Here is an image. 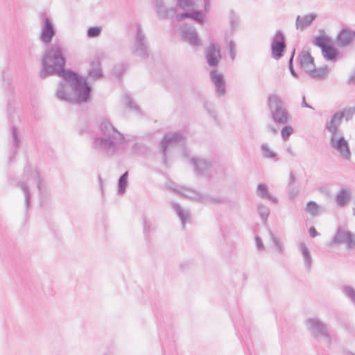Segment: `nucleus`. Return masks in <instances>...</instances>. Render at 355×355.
<instances>
[{"instance_id": "1", "label": "nucleus", "mask_w": 355, "mask_h": 355, "mask_svg": "<svg viewBox=\"0 0 355 355\" xmlns=\"http://www.w3.org/2000/svg\"><path fill=\"white\" fill-rule=\"evenodd\" d=\"M59 76L63 80L58 85L56 92L58 98L75 103L89 101L92 88L83 78L72 71L60 73Z\"/></svg>"}, {"instance_id": "2", "label": "nucleus", "mask_w": 355, "mask_h": 355, "mask_svg": "<svg viewBox=\"0 0 355 355\" xmlns=\"http://www.w3.org/2000/svg\"><path fill=\"white\" fill-rule=\"evenodd\" d=\"M101 136L96 137L92 148L98 153L112 157L127 148L128 141L109 121H103L99 125Z\"/></svg>"}, {"instance_id": "3", "label": "nucleus", "mask_w": 355, "mask_h": 355, "mask_svg": "<svg viewBox=\"0 0 355 355\" xmlns=\"http://www.w3.org/2000/svg\"><path fill=\"white\" fill-rule=\"evenodd\" d=\"M65 63L64 46L60 41H55L46 47L43 54L40 77L44 79L50 76L64 73L68 71L64 69Z\"/></svg>"}, {"instance_id": "4", "label": "nucleus", "mask_w": 355, "mask_h": 355, "mask_svg": "<svg viewBox=\"0 0 355 355\" xmlns=\"http://www.w3.org/2000/svg\"><path fill=\"white\" fill-rule=\"evenodd\" d=\"M34 184L36 185L40 193L44 189L43 178L38 169L35 166H28L24 169L22 180L17 182V187L24 193L26 209H28L31 201L30 187Z\"/></svg>"}, {"instance_id": "5", "label": "nucleus", "mask_w": 355, "mask_h": 355, "mask_svg": "<svg viewBox=\"0 0 355 355\" xmlns=\"http://www.w3.org/2000/svg\"><path fill=\"white\" fill-rule=\"evenodd\" d=\"M267 105L274 122L284 125L289 121L291 116L279 95L270 94L267 98Z\"/></svg>"}, {"instance_id": "6", "label": "nucleus", "mask_w": 355, "mask_h": 355, "mask_svg": "<svg viewBox=\"0 0 355 355\" xmlns=\"http://www.w3.org/2000/svg\"><path fill=\"white\" fill-rule=\"evenodd\" d=\"M305 324L307 330L316 340L328 347H330L334 336L330 334L326 323L318 318H313L307 319Z\"/></svg>"}, {"instance_id": "7", "label": "nucleus", "mask_w": 355, "mask_h": 355, "mask_svg": "<svg viewBox=\"0 0 355 355\" xmlns=\"http://www.w3.org/2000/svg\"><path fill=\"white\" fill-rule=\"evenodd\" d=\"M134 55L141 59H146L149 56V49L145 33L139 24L135 25V35L132 47Z\"/></svg>"}, {"instance_id": "8", "label": "nucleus", "mask_w": 355, "mask_h": 355, "mask_svg": "<svg viewBox=\"0 0 355 355\" xmlns=\"http://www.w3.org/2000/svg\"><path fill=\"white\" fill-rule=\"evenodd\" d=\"M174 191L181 196L206 205L220 204L223 201L220 197H214L207 194L201 193L191 188L182 187L179 190L174 189Z\"/></svg>"}, {"instance_id": "9", "label": "nucleus", "mask_w": 355, "mask_h": 355, "mask_svg": "<svg viewBox=\"0 0 355 355\" xmlns=\"http://www.w3.org/2000/svg\"><path fill=\"white\" fill-rule=\"evenodd\" d=\"M184 137L181 132H168L166 134L160 143V149L162 153L164 164L168 165V153L173 147L183 144Z\"/></svg>"}, {"instance_id": "10", "label": "nucleus", "mask_w": 355, "mask_h": 355, "mask_svg": "<svg viewBox=\"0 0 355 355\" xmlns=\"http://www.w3.org/2000/svg\"><path fill=\"white\" fill-rule=\"evenodd\" d=\"M332 241L336 245H345L347 250L355 248V234L341 226L338 227Z\"/></svg>"}, {"instance_id": "11", "label": "nucleus", "mask_w": 355, "mask_h": 355, "mask_svg": "<svg viewBox=\"0 0 355 355\" xmlns=\"http://www.w3.org/2000/svg\"><path fill=\"white\" fill-rule=\"evenodd\" d=\"M331 146L336 149L346 159L351 157V152L349 150L347 141L340 134L330 136L329 138Z\"/></svg>"}, {"instance_id": "12", "label": "nucleus", "mask_w": 355, "mask_h": 355, "mask_svg": "<svg viewBox=\"0 0 355 355\" xmlns=\"http://www.w3.org/2000/svg\"><path fill=\"white\" fill-rule=\"evenodd\" d=\"M43 22L44 24L40 28V40L42 43L49 44L55 37L56 30L52 21L49 17H44Z\"/></svg>"}, {"instance_id": "13", "label": "nucleus", "mask_w": 355, "mask_h": 355, "mask_svg": "<svg viewBox=\"0 0 355 355\" xmlns=\"http://www.w3.org/2000/svg\"><path fill=\"white\" fill-rule=\"evenodd\" d=\"M180 35L182 39L192 46H199L202 45L198 33L193 27H191L188 25L182 26L180 28Z\"/></svg>"}, {"instance_id": "14", "label": "nucleus", "mask_w": 355, "mask_h": 355, "mask_svg": "<svg viewBox=\"0 0 355 355\" xmlns=\"http://www.w3.org/2000/svg\"><path fill=\"white\" fill-rule=\"evenodd\" d=\"M285 49L286 43L284 34L279 31H277L271 44L272 58L277 60L282 58Z\"/></svg>"}, {"instance_id": "15", "label": "nucleus", "mask_w": 355, "mask_h": 355, "mask_svg": "<svg viewBox=\"0 0 355 355\" xmlns=\"http://www.w3.org/2000/svg\"><path fill=\"white\" fill-rule=\"evenodd\" d=\"M205 58L210 67H216L221 59L219 46L215 44H211L205 50Z\"/></svg>"}, {"instance_id": "16", "label": "nucleus", "mask_w": 355, "mask_h": 355, "mask_svg": "<svg viewBox=\"0 0 355 355\" xmlns=\"http://www.w3.org/2000/svg\"><path fill=\"white\" fill-rule=\"evenodd\" d=\"M191 164L193 166L197 174L206 175L209 173L211 169V163L204 158L194 157L191 159Z\"/></svg>"}, {"instance_id": "17", "label": "nucleus", "mask_w": 355, "mask_h": 355, "mask_svg": "<svg viewBox=\"0 0 355 355\" xmlns=\"http://www.w3.org/2000/svg\"><path fill=\"white\" fill-rule=\"evenodd\" d=\"M210 76L216 87L217 96H223L225 93V83L223 74L214 69L210 72Z\"/></svg>"}, {"instance_id": "18", "label": "nucleus", "mask_w": 355, "mask_h": 355, "mask_svg": "<svg viewBox=\"0 0 355 355\" xmlns=\"http://www.w3.org/2000/svg\"><path fill=\"white\" fill-rule=\"evenodd\" d=\"M156 12L161 19L172 17L175 15L176 10L174 8H168L164 0H155Z\"/></svg>"}, {"instance_id": "19", "label": "nucleus", "mask_w": 355, "mask_h": 355, "mask_svg": "<svg viewBox=\"0 0 355 355\" xmlns=\"http://www.w3.org/2000/svg\"><path fill=\"white\" fill-rule=\"evenodd\" d=\"M340 116V114H337V112H336L330 117L329 120L327 121L325 124V129L330 133V136L340 134L338 129L342 123Z\"/></svg>"}, {"instance_id": "20", "label": "nucleus", "mask_w": 355, "mask_h": 355, "mask_svg": "<svg viewBox=\"0 0 355 355\" xmlns=\"http://www.w3.org/2000/svg\"><path fill=\"white\" fill-rule=\"evenodd\" d=\"M197 8L189 9L187 10V12L177 15V19L181 21L185 18H191L199 24H202L205 21V15L201 11L198 10Z\"/></svg>"}, {"instance_id": "21", "label": "nucleus", "mask_w": 355, "mask_h": 355, "mask_svg": "<svg viewBox=\"0 0 355 355\" xmlns=\"http://www.w3.org/2000/svg\"><path fill=\"white\" fill-rule=\"evenodd\" d=\"M355 38V32L347 28H343L337 36L336 41L339 46L345 47L351 43Z\"/></svg>"}, {"instance_id": "22", "label": "nucleus", "mask_w": 355, "mask_h": 355, "mask_svg": "<svg viewBox=\"0 0 355 355\" xmlns=\"http://www.w3.org/2000/svg\"><path fill=\"white\" fill-rule=\"evenodd\" d=\"M352 193L346 187H342L336 193L335 200L340 207H345L350 201Z\"/></svg>"}, {"instance_id": "23", "label": "nucleus", "mask_w": 355, "mask_h": 355, "mask_svg": "<svg viewBox=\"0 0 355 355\" xmlns=\"http://www.w3.org/2000/svg\"><path fill=\"white\" fill-rule=\"evenodd\" d=\"M300 64L302 69L307 73L315 65L314 59L308 51L303 50L299 55Z\"/></svg>"}, {"instance_id": "24", "label": "nucleus", "mask_w": 355, "mask_h": 355, "mask_svg": "<svg viewBox=\"0 0 355 355\" xmlns=\"http://www.w3.org/2000/svg\"><path fill=\"white\" fill-rule=\"evenodd\" d=\"M297 246L299 251L300 252L302 256L304 266L306 270L309 271L311 270L313 262L311 252L309 248L307 247L306 244L304 241L299 242Z\"/></svg>"}, {"instance_id": "25", "label": "nucleus", "mask_w": 355, "mask_h": 355, "mask_svg": "<svg viewBox=\"0 0 355 355\" xmlns=\"http://www.w3.org/2000/svg\"><path fill=\"white\" fill-rule=\"evenodd\" d=\"M88 77L94 80L103 78L101 63L99 60H94L90 63V68L88 71Z\"/></svg>"}, {"instance_id": "26", "label": "nucleus", "mask_w": 355, "mask_h": 355, "mask_svg": "<svg viewBox=\"0 0 355 355\" xmlns=\"http://www.w3.org/2000/svg\"><path fill=\"white\" fill-rule=\"evenodd\" d=\"M172 206L180 217L183 226H184L186 223L191 222V215L189 209L182 208L178 203L175 202H173Z\"/></svg>"}, {"instance_id": "27", "label": "nucleus", "mask_w": 355, "mask_h": 355, "mask_svg": "<svg viewBox=\"0 0 355 355\" xmlns=\"http://www.w3.org/2000/svg\"><path fill=\"white\" fill-rule=\"evenodd\" d=\"M256 194L258 197L262 199H268L272 203L276 204L278 202V199L276 197L270 194L268 187L265 184L260 183L257 185Z\"/></svg>"}, {"instance_id": "28", "label": "nucleus", "mask_w": 355, "mask_h": 355, "mask_svg": "<svg viewBox=\"0 0 355 355\" xmlns=\"http://www.w3.org/2000/svg\"><path fill=\"white\" fill-rule=\"evenodd\" d=\"M260 151L262 157L264 159H270L274 162L279 160L278 154L267 143H263L261 145Z\"/></svg>"}, {"instance_id": "29", "label": "nucleus", "mask_w": 355, "mask_h": 355, "mask_svg": "<svg viewBox=\"0 0 355 355\" xmlns=\"http://www.w3.org/2000/svg\"><path fill=\"white\" fill-rule=\"evenodd\" d=\"M316 15L311 13L301 17L298 15L296 18L295 26L297 30L303 31L306 27L309 26L315 19Z\"/></svg>"}, {"instance_id": "30", "label": "nucleus", "mask_w": 355, "mask_h": 355, "mask_svg": "<svg viewBox=\"0 0 355 355\" xmlns=\"http://www.w3.org/2000/svg\"><path fill=\"white\" fill-rule=\"evenodd\" d=\"M329 73V69L327 66H324L319 68H315L314 65L313 68L310 69L306 73H308L312 78L316 80H323L327 78Z\"/></svg>"}, {"instance_id": "31", "label": "nucleus", "mask_w": 355, "mask_h": 355, "mask_svg": "<svg viewBox=\"0 0 355 355\" xmlns=\"http://www.w3.org/2000/svg\"><path fill=\"white\" fill-rule=\"evenodd\" d=\"M305 211L312 216H315L324 212L325 209L318 205L315 201L311 200L306 203Z\"/></svg>"}, {"instance_id": "32", "label": "nucleus", "mask_w": 355, "mask_h": 355, "mask_svg": "<svg viewBox=\"0 0 355 355\" xmlns=\"http://www.w3.org/2000/svg\"><path fill=\"white\" fill-rule=\"evenodd\" d=\"M270 236V242L278 254H283L284 252V246L279 238H278L274 232L270 230H268Z\"/></svg>"}, {"instance_id": "33", "label": "nucleus", "mask_w": 355, "mask_h": 355, "mask_svg": "<svg viewBox=\"0 0 355 355\" xmlns=\"http://www.w3.org/2000/svg\"><path fill=\"white\" fill-rule=\"evenodd\" d=\"M177 5L183 10L198 8L200 0H176Z\"/></svg>"}, {"instance_id": "34", "label": "nucleus", "mask_w": 355, "mask_h": 355, "mask_svg": "<svg viewBox=\"0 0 355 355\" xmlns=\"http://www.w3.org/2000/svg\"><path fill=\"white\" fill-rule=\"evenodd\" d=\"M321 51L322 55L327 60H334L338 54V51L331 44L322 48Z\"/></svg>"}, {"instance_id": "35", "label": "nucleus", "mask_w": 355, "mask_h": 355, "mask_svg": "<svg viewBox=\"0 0 355 355\" xmlns=\"http://www.w3.org/2000/svg\"><path fill=\"white\" fill-rule=\"evenodd\" d=\"M342 293L355 305V289L349 285H344L341 288Z\"/></svg>"}, {"instance_id": "36", "label": "nucleus", "mask_w": 355, "mask_h": 355, "mask_svg": "<svg viewBox=\"0 0 355 355\" xmlns=\"http://www.w3.org/2000/svg\"><path fill=\"white\" fill-rule=\"evenodd\" d=\"M128 172L126 171L121 175L118 182V193L122 195L125 193L128 184Z\"/></svg>"}, {"instance_id": "37", "label": "nucleus", "mask_w": 355, "mask_h": 355, "mask_svg": "<svg viewBox=\"0 0 355 355\" xmlns=\"http://www.w3.org/2000/svg\"><path fill=\"white\" fill-rule=\"evenodd\" d=\"M257 211L264 224H266L268 217L270 214V209L265 205L259 203L257 205Z\"/></svg>"}, {"instance_id": "38", "label": "nucleus", "mask_w": 355, "mask_h": 355, "mask_svg": "<svg viewBox=\"0 0 355 355\" xmlns=\"http://www.w3.org/2000/svg\"><path fill=\"white\" fill-rule=\"evenodd\" d=\"M330 42H331L330 38L328 36L323 34V35H321L315 37L313 41V44L315 46L320 47L322 50V48H324L327 46H329Z\"/></svg>"}, {"instance_id": "39", "label": "nucleus", "mask_w": 355, "mask_h": 355, "mask_svg": "<svg viewBox=\"0 0 355 355\" xmlns=\"http://www.w3.org/2000/svg\"><path fill=\"white\" fill-rule=\"evenodd\" d=\"M337 114H340L341 120H343V119L345 118L346 121H349L354 116V111L351 107L344 108L342 111L337 112Z\"/></svg>"}, {"instance_id": "40", "label": "nucleus", "mask_w": 355, "mask_h": 355, "mask_svg": "<svg viewBox=\"0 0 355 355\" xmlns=\"http://www.w3.org/2000/svg\"><path fill=\"white\" fill-rule=\"evenodd\" d=\"M102 28L100 26L90 27L87 29V35L89 38L97 37L100 35Z\"/></svg>"}, {"instance_id": "41", "label": "nucleus", "mask_w": 355, "mask_h": 355, "mask_svg": "<svg viewBox=\"0 0 355 355\" xmlns=\"http://www.w3.org/2000/svg\"><path fill=\"white\" fill-rule=\"evenodd\" d=\"M293 128L291 126H284L281 130V136L284 141H287L289 137L293 134Z\"/></svg>"}, {"instance_id": "42", "label": "nucleus", "mask_w": 355, "mask_h": 355, "mask_svg": "<svg viewBox=\"0 0 355 355\" xmlns=\"http://www.w3.org/2000/svg\"><path fill=\"white\" fill-rule=\"evenodd\" d=\"M123 98H124L123 101H124V103L126 106H128V107H130L131 109H134L135 110H138L137 105L136 104H135L134 101L131 99L130 96L125 94Z\"/></svg>"}, {"instance_id": "43", "label": "nucleus", "mask_w": 355, "mask_h": 355, "mask_svg": "<svg viewBox=\"0 0 355 355\" xmlns=\"http://www.w3.org/2000/svg\"><path fill=\"white\" fill-rule=\"evenodd\" d=\"M294 55H295V50L293 51L291 58L289 60L288 67H289V71H290L291 73L292 74V76L295 78H297V74L295 71V70L293 69V60L294 58Z\"/></svg>"}, {"instance_id": "44", "label": "nucleus", "mask_w": 355, "mask_h": 355, "mask_svg": "<svg viewBox=\"0 0 355 355\" xmlns=\"http://www.w3.org/2000/svg\"><path fill=\"white\" fill-rule=\"evenodd\" d=\"M230 47V53L232 60H234L236 57V51L235 47V44L233 41H230L229 44Z\"/></svg>"}, {"instance_id": "45", "label": "nucleus", "mask_w": 355, "mask_h": 355, "mask_svg": "<svg viewBox=\"0 0 355 355\" xmlns=\"http://www.w3.org/2000/svg\"><path fill=\"white\" fill-rule=\"evenodd\" d=\"M12 135L14 146H15V148H17L19 143V140L18 135H17V128L15 127H13L12 128Z\"/></svg>"}, {"instance_id": "46", "label": "nucleus", "mask_w": 355, "mask_h": 355, "mask_svg": "<svg viewBox=\"0 0 355 355\" xmlns=\"http://www.w3.org/2000/svg\"><path fill=\"white\" fill-rule=\"evenodd\" d=\"M204 107L206 109L207 112L214 119H216V114L215 111L212 109L211 105H209L208 103H205L204 104Z\"/></svg>"}, {"instance_id": "47", "label": "nucleus", "mask_w": 355, "mask_h": 355, "mask_svg": "<svg viewBox=\"0 0 355 355\" xmlns=\"http://www.w3.org/2000/svg\"><path fill=\"white\" fill-rule=\"evenodd\" d=\"M255 241L257 249L259 250H263L265 248L262 239L259 236H257L255 237Z\"/></svg>"}, {"instance_id": "48", "label": "nucleus", "mask_w": 355, "mask_h": 355, "mask_svg": "<svg viewBox=\"0 0 355 355\" xmlns=\"http://www.w3.org/2000/svg\"><path fill=\"white\" fill-rule=\"evenodd\" d=\"M230 24L232 28H236L239 25V19L237 17L232 15L230 18Z\"/></svg>"}, {"instance_id": "49", "label": "nucleus", "mask_w": 355, "mask_h": 355, "mask_svg": "<svg viewBox=\"0 0 355 355\" xmlns=\"http://www.w3.org/2000/svg\"><path fill=\"white\" fill-rule=\"evenodd\" d=\"M297 194V190L292 188L289 190V198L290 199H294Z\"/></svg>"}, {"instance_id": "50", "label": "nucleus", "mask_w": 355, "mask_h": 355, "mask_svg": "<svg viewBox=\"0 0 355 355\" xmlns=\"http://www.w3.org/2000/svg\"><path fill=\"white\" fill-rule=\"evenodd\" d=\"M266 129L268 131L272 132V134H276L277 132V129L271 124L267 125Z\"/></svg>"}, {"instance_id": "51", "label": "nucleus", "mask_w": 355, "mask_h": 355, "mask_svg": "<svg viewBox=\"0 0 355 355\" xmlns=\"http://www.w3.org/2000/svg\"><path fill=\"white\" fill-rule=\"evenodd\" d=\"M211 4V0H204V8L206 12H209Z\"/></svg>"}, {"instance_id": "52", "label": "nucleus", "mask_w": 355, "mask_h": 355, "mask_svg": "<svg viewBox=\"0 0 355 355\" xmlns=\"http://www.w3.org/2000/svg\"><path fill=\"white\" fill-rule=\"evenodd\" d=\"M309 234L311 237H315L318 235V232L316 231V230L313 227H310Z\"/></svg>"}, {"instance_id": "53", "label": "nucleus", "mask_w": 355, "mask_h": 355, "mask_svg": "<svg viewBox=\"0 0 355 355\" xmlns=\"http://www.w3.org/2000/svg\"><path fill=\"white\" fill-rule=\"evenodd\" d=\"M286 152L292 157H295L296 155L295 150L291 146L286 147Z\"/></svg>"}, {"instance_id": "54", "label": "nucleus", "mask_w": 355, "mask_h": 355, "mask_svg": "<svg viewBox=\"0 0 355 355\" xmlns=\"http://www.w3.org/2000/svg\"><path fill=\"white\" fill-rule=\"evenodd\" d=\"M122 67L119 66V67H116L114 69V73L115 74H116L117 77H120L121 76V73L122 71Z\"/></svg>"}, {"instance_id": "55", "label": "nucleus", "mask_w": 355, "mask_h": 355, "mask_svg": "<svg viewBox=\"0 0 355 355\" xmlns=\"http://www.w3.org/2000/svg\"><path fill=\"white\" fill-rule=\"evenodd\" d=\"M302 107H308V108L313 109L311 105H309L306 102L305 96H303V97H302Z\"/></svg>"}, {"instance_id": "56", "label": "nucleus", "mask_w": 355, "mask_h": 355, "mask_svg": "<svg viewBox=\"0 0 355 355\" xmlns=\"http://www.w3.org/2000/svg\"><path fill=\"white\" fill-rule=\"evenodd\" d=\"M295 181V175L293 173H291L290 175H289V184L290 185L293 184Z\"/></svg>"}, {"instance_id": "57", "label": "nucleus", "mask_w": 355, "mask_h": 355, "mask_svg": "<svg viewBox=\"0 0 355 355\" xmlns=\"http://www.w3.org/2000/svg\"><path fill=\"white\" fill-rule=\"evenodd\" d=\"M349 83H355V75L350 76L349 78Z\"/></svg>"}, {"instance_id": "58", "label": "nucleus", "mask_w": 355, "mask_h": 355, "mask_svg": "<svg viewBox=\"0 0 355 355\" xmlns=\"http://www.w3.org/2000/svg\"><path fill=\"white\" fill-rule=\"evenodd\" d=\"M182 154H183V155H184V157H187V156H188V154H187V150H186V149H184V148L183 149V150H182Z\"/></svg>"}, {"instance_id": "59", "label": "nucleus", "mask_w": 355, "mask_h": 355, "mask_svg": "<svg viewBox=\"0 0 355 355\" xmlns=\"http://www.w3.org/2000/svg\"><path fill=\"white\" fill-rule=\"evenodd\" d=\"M345 355H355V354L349 352V353H345Z\"/></svg>"}, {"instance_id": "60", "label": "nucleus", "mask_w": 355, "mask_h": 355, "mask_svg": "<svg viewBox=\"0 0 355 355\" xmlns=\"http://www.w3.org/2000/svg\"><path fill=\"white\" fill-rule=\"evenodd\" d=\"M147 230V227L146 225H145V227H144V231L146 232Z\"/></svg>"}, {"instance_id": "61", "label": "nucleus", "mask_w": 355, "mask_h": 355, "mask_svg": "<svg viewBox=\"0 0 355 355\" xmlns=\"http://www.w3.org/2000/svg\"><path fill=\"white\" fill-rule=\"evenodd\" d=\"M353 110H354V111L355 112V106H354V108Z\"/></svg>"}]
</instances>
